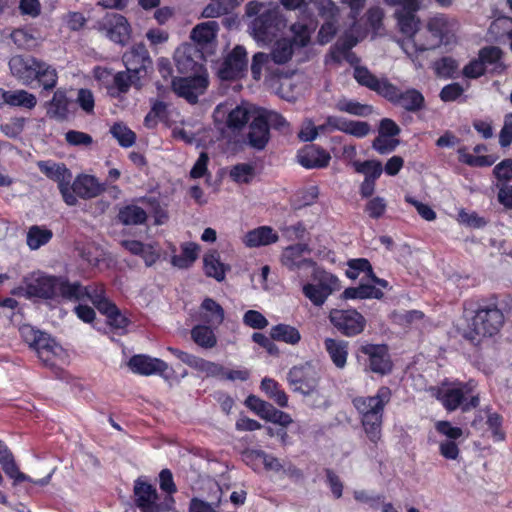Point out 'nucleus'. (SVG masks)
Here are the masks:
<instances>
[{
    "instance_id": "48",
    "label": "nucleus",
    "mask_w": 512,
    "mask_h": 512,
    "mask_svg": "<svg viewBox=\"0 0 512 512\" xmlns=\"http://www.w3.org/2000/svg\"><path fill=\"white\" fill-rule=\"evenodd\" d=\"M251 118V110L247 106H237L228 114L227 126L232 130H240Z\"/></svg>"
},
{
    "instance_id": "23",
    "label": "nucleus",
    "mask_w": 512,
    "mask_h": 512,
    "mask_svg": "<svg viewBox=\"0 0 512 512\" xmlns=\"http://www.w3.org/2000/svg\"><path fill=\"white\" fill-rule=\"evenodd\" d=\"M131 370L141 375L163 374L168 365L159 358H153L147 355H134L128 362Z\"/></svg>"
},
{
    "instance_id": "49",
    "label": "nucleus",
    "mask_w": 512,
    "mask_h": 512,
    "mask_svg": "<svg viewBox=\"0 0 512 512\" xmlns=\"http://www.w3.org/2000/svg\"><path fill=\"white\" fill-rule=\"evenodd\" d=\"M99 312L106 316L108 325L114 329H124L129 324L128 318L121 313L112 301L103 309H100Z\"/></svg>"
},
{
    "instance_id": "57",
    "label": "nucleus",
    "mask_w": 512,
    "mask_h": 512,
    "mask_svg": "<svg viewBox=\"0 0 512 512\" xmlns=\"http://www.w3.org/2000/svg\"><path fill=\"white\" fill-rule=\"evenodd\" d=\"M355 169L358 173L366 175L365 178L376 180L380 177L383 171L381 162L375 160H367L364 162H355Z\"/></svg>"
},
{
    "instance_id": "4",
    "label": "nucleus",
    "mask_w": 512,
    "mask_h": 512,
    "mask_svg": "<svg viewBox=\"0 0 512 512\" xmlns=\"http://www.w3.org/2000/svg\"><path fill=\"white\" fill-rule=\"evenodd\" d=\"M24 283H28V294L32 297L53 299L61 296L68 300V296L71 295L70 282L63 277L38 272L25 277Z\"/></svg>"
},
{
    "instance_id": "46",
    "label": "nucleus",
    "mask_w": 512,
    "mask_h": 512,
    "mask_svg": "<svg viewBox=\"0 0 512 512\" xmlns=\"http://www.w3.org/2000/svg\"><path fill=\"white\" fill-rule=\"evenodd\" d=\"M343 297L345 299H380L383 297V292L374 285L361 284L358 287L346 288L343 292Z\"/></svg>"
},
{
    "instance_id": "43",
    "label": "nucleus",
    "mask_w": 512,
    "mask_h": 512,
    "mask_svg": "<svg viewBox=\"0 0 512 512\" xmlns=\"http://www.w3.org/2000/svg\"><path fill=\"white\" fill-rule=\"evenodd\" d=\"M293 42L288 38H282L275 42L269 56L274 64H286L293 55Z\"/></svg>"
},
{
    "instance_id": "12",
    "label": "nucleus",
    "mask_w": 512,
    "mask_h": 512,
    "mask_svg": "<svg viewBox=\"0 0 512 512\" xmlns=\"http://www.w3.org/2000/svg\"><path fill=\"white\" fill-rule=\"evenodd\" d=\"M457 22L444 14H438L427 21V33L430 34V40L422 44L424 49H436L440 47L444 38L456 27Z\"/></svg>"
},
{
    "instance_id": "47",
    "label": "nucleus",
    "mask_w": 512,
    "mask_h": 512,
    "mask_svg": "<svg viewBox=\"0 0 512 512\" xmlns=\"http://www.w3.org/2000/svg\"><path fill=\"white\" fill-rule=\"evenodd\" d=\"M8 105L31 110L37 105V98L26 90H11L8 91Z\"/></svg>"
},
{
    "instance_id": "35",
    "label": "nucleus",
    "mask_w": 512,
    "mask_h": 512,
    "mask_svg": "<svg viewBox=\"0 0 512 512\" xmlns=\"http://www.w3.org/2000/svg\"><path fill=\"white\" fill-rule=\"evenodd\" d=\"M324 346L333 364L337 368L343 369L347 363L348 342L344 340L326 338L324 340Z\"/></svg>"
},
{
    "instance_id": "39",
    "label": "nucleus",
    "mask_w": 512,
    "mask_h": 512,
    "mask_svg": "<svg viewBox=\"0 0 512 512\" xmlns=\"http://www.w3.org/2000/svg\"><path fill=\"white\" fill-rule=\"evenodd\" d=\"M203 263L206 276L212 277L218 282H221L225 279V274L228 270V267L220 261V255L217 251H212L205 254Z\"/></svg>"
},
{
    "instance_id": "31",
    "label": "nucleus",
    "mask_w": 512,
    "mask_h": 512,
    "mask_svg": "<svg viewBox=\"0 0 512 512\" xmlns=\"http://www.w3.org/2000/svg\"><path fill=\"white\" fill-rule=\"evenodd\" d=\"M488 73L501 74L506 69L502 61L503 51L497 46H485L478 53Z\"/></svg>"
},
{
    "instance_id": "16",
    "label": "nucleus",
    "mask_w": 512,
    "mask_h": 512,
    "mask_svg": "<svg viewBox=\"0 0 512 512\" xmlns=\"http://www.w3.org/2000/svg\"><path fill=\"white\" fill-rule=\"evenodd\" d=\"M71 295L69 301H81L89 299L98 311L107 306L111 301L105 296V290L101 284L82 286L79 282H70Z\"/></svg>"
},
{
    "instance_id": "62",
    "label": "nucleus",
    "mask_w": 512,
    "mask_h": 512,
    "mask_svg": "<svg viewBox=\"0 0 512 512\" xmlns=\"http://www.w3.org/2000/svg\"><path fill=\"white\" fill-rule=\"evenodd\" d=\"M398 145L399 140L383 135H378L372 142V148L382 155L393 152Z\"/></svg>"
},
{
    "instance_id": "17",
    "label": "nucleus",
    "mask_w": 512,
    "mask_h": 512,
    "mask_svg": "<svg viewBox=\"0 0 512 512\" xmlns=\"http://www.w3.org/2000/svg\"><path fill=\"white\" fill-rule=\"evenodd\" d=\"M247 64L248 59L245 48L237 45L224 59L219 69V76L223 80L236 79L245 71Z\"/></svg>"
},
{
    "instance_id": "53",
    "label": "nucleus",
    "mask_w": 512,
    "mask_h": 512,
    "mask_svg": "<svg viewBox=\"0 0 512 512\" xmlns=\"http://www.w3.org/2000/svg\"><path fill=\"white\" fill-rule=\"evenodd\" d=\"M51 238L52 232L50 230L32 226L27 233V245L35 250L49 242Z\"/></svg>"
},
{
    "instance_id": "1",
    "label": "nucleus",
    "mask_w": 512,
    "mask_h": 512,
    "mask_svg": "<svg viewBox=\"0 0 512 512\" xmlns=\"http://www.w3.org/2000/svg\"><path fill=\"white\" fill-rule=\"evenodd\" d=\"M250 19L249 33L258 42L270 43L287 27V19L278 4L253 0L245 5Z\"/></svg>"
},
{
    "instance_id": "42",
    "label": "nucleus",
    "mask_w": 512,
    "mask_h": 512,
    "mask_svg": "<svg viewBox=\"0 0 512 512\" xmlns=\"http://www.w3.org/2000/svg\"><path fill=\"white\" fill-rule=\"evenodd\" d=\"M243 0H211L201 13L204 18H217L230 12Z\"/></svg>"
},
{
    "instance_id": "34",
    "label": "nucleus",
    "mask_w": 512,
    "mask_h": 512,
    "mask_svg": "<svg viewBox=\"0 0 512 512\" xmlns=\"http://www.w3.org/2000/svg\"><path fill=\"white\" fill-rule=\"evenodd\" d=\"M224 309L212 298H205L200 306L201 320L211 327H218L224 321Z\"/></svg>"
},
{
    "instance_id": "45",
    "label": "nucleus",
    "mask_w": 512,
    "mask_h": 512,
    "mask_svg": "<svg viewBox=\"0 0 512 512\" xmlns=\"http://www.w3.org/2000/svg\"><path fill=\"white\" fill-rule=\"evenodd\" d=\"M335 108L340 112H345L359 117H366L373 113V107L371 105L362 104L358 101L346 98L339 99Z\"/></svg>"
},
{
    "instance_id": "50",
    "label": "nucleus",
    "mask_w": 512,
    "mask_h": 512,
    "mask_svg": "<svg viewBox=\"0 0 512 512\" xmlns=\"http://www.w3.org/2000/svg\"><path fill=\"white\" fill-rule=\"evenodd\" d=\"M458 155L460 162L472 167H489L493 165L497 160V157L493 155L473 156L468 152L467 148L465 147H461L458 149Z\"/></svg>"
},
{
    "instance_id": "30",
    "label": "nucleus",
    "mask_w": 512,
    "mask_h": 512,
    "mask_svg": "<svg viewBox=\"0 0 512 512\" xmlns=\"http://www.w3.org/2000/svg\"><path fill=\"white\" fill-rule=\"evenodd\" d=\"M269 138L270 132L265 120L259 115L253 117L248 133L249 145L257 150H262L266 147Z\"/></svg>"
},
{
    "instance_id": "6",
    "label": "nucleus",
    "mask_w": 512,
    "mask_h": 512,
    "mask_svg": "<svg viewBox=\"0 0 512 512\" xmlns=\"http://www.w3.org/2000/svg\"><path fill=\"white\" fill-rule=\"evenodd\" d=\"M37 165L43 174L57 183L63 201L68 206H76L78 200L74 197L70 189L72 173L66 165L64 163H53L49 161H39Z\"/></svg>"
},
{
    "instance_id": "60",
    "label": "nucleus",
    "mask_w": 512,
    "mask_h": 512,
    "mask_svg": "<svg viewBox=\"0 0 512 512\" xmlns=\"http://www.w3.org/2000/svg\"><path fill=\"white\" fill-rule=\"evenodd\" d=\"M371 132V126L365 121H353L346 119L343 133L357 138H363Z\"/></svg>"
},
{
    "instance_id": "52",
    "label": "nucleus",
    "mask_w": 512,
    "mask_h": 512,
    "mask_svg": "<svg viewBox=\"0 0 512 512\" xmlns=\"http://www.w3.org/2000/svg\"><path fill=\"white\" fill-rule=\"evenodd\" d=\"M229 176L236 183L249 184L255 177V167L249 163L236 164L231 168Z\"/></svg>"
},
{
    "instance_id": "56",
    "label": "nucleus",
    "mask_w": 512,
    "mask_h": 512,
    "mask_svg": "<svg viewBox=\"0 0 512 512\" xmlns=\"http://www.w3.org/2000/svg\"><path fill=\"white\" fill-rule=\"evenodd\" d=\"M64 137L66 143L73 147L88 148L94 143L90 134L78 130H68Z\"/></svg>"
},
{
    "instance_id": "3",
    "label": "nucleus",
    "mask_w": 512,
    "mask_h": 512,
    "mask_svg": "<svg viewBox=\"0 0 512 512\" xmlns=\"http://www.w3.org/2000/svg\"><path fill=\"white\" fill-rule=\"evenodd\" d=\"M504 324L503 312L495 305L479 308L472 319L468 331L464 337L477 345L482 338L491 337L498 333Z\"/></svg>"
},
{
    "instance_id": "37",
    "label": "nucleus",
    "mask_w": 512,
    "mask_h": 512,
    "mask_svg": "<svg viewBox=\"0 0 512 512\" xmlns=\"http://www.w3.org/2000/svg\"><path fill=\"white\" fill-rule=\"evenodd\" d=\"M219 24L211 20L196 25L191 31V39L198 44L205 45L215 40Z\"/></svg>"
},
{
    "instance_id": "5",
    "label": "nucleus",
    "mask_w": 512,
    "mask_h": 512,
    "mask_svg": "<svg viewBox=\"0 0 512 512\" xmlns=\"http://www.w3.org/2000/svg\"><path fill=\"white\" fill-rule=\"evenodd\" d=\"M321 374L311 362L293 366L287 373V382L293 392L309 396L318 393Z\"/></svg>"
},
{
    "instance_id": "55",
    "label": "nucleus",
    "mask_w": 512,
    "mask_h": 512,
    "mask_svg": "<svg viewBox=\"0 0 512 512\" xmlns=\"http://www.w3.org/2000/svg\"><path fill=\"white\" fill-rule=\"evenodd\" d=\"M271 63H273L269 54L264 52H258L254 54L251 63V74L253 79L260 80L262 76V70H270Z\"/></svg>"
},
{
    "instance_id": "36",
    "label": "nucleus",
    "mask_w": 512,
    "mask_h": 512,
    "mask_svg": "<svg viewBox=\"0 0 512 512\" xmlns=\"http://www.w3.org/2000/svg\"><path fill=\"white\" fill-rule=\"evenodd\" d=\"M134 73L125 71L117 72L113 75V86L111 87V95L119 96L120 94H126L130 87L133 86L136 89L141 88V79L136 78Z\"/></svg>"
},
{
    "instance_id": "19",
    "label": "nucleus",
    "mask_w": 512,
    "mask_h": 512,
    "mask_svg": "<svg viewBox=\"0 0 512 512\" xmlns=\"http://www.w3.org/2000/svg\"><path fill=\"white\" fill-rule=\"evenodd\" d=\"M135 504L141 512H160V505L157 503L158 494L156 488L151 484L141 481H135L134 485Z\"/></svg>"
},
{
    "instance_id": "21",
    "label": "nucleus",
    "mask_w": 512,
    "mask_h": 512,
    "mask_svg": "<svg viewBox=\"0 0 512 512\" xmlns=\"http://www.w3.org/2000/svg\"><path fill=\"white\" fill-rule=\"evenodd\" d=\"M331 156L323 148L316 145H307L297 154L298 162L307 169L327 167Z\"/></svg>"
},
{
    "instance_id": "54",
    "label": "nucleus",
    "mask_w": 512,
    "mask_h": 512,
    "mask_svg": "<svg viewBox=\"0 0 512 512\" xmlns=\"http://www.w3.org/2000/svg\"><path fill=\"white\" fill-rule=\"evenodd\" d=\"M110 133L122 147H131L136 141V134L123 123H115Z\"/></svg>"
},
{
    "instance_id": "27",
    "label": "nucleus",
    "mask_w": 512,
    "mask_h": 512,
    "mask_svg": "<svg viewBox=\"0 0 512 512\" xmlns=\"http://www.w3.org/2000/svg\"><path fill=\"white\" fill-rule=\"evenodd\" d=\"M199 51L192 45H182L174 53L176 68L181 74L197 72L199 64L195 59Z\"/></svg>"
},
{
    "instance_id": "14",
    "label": "nucleus",
    "mask_w": 512,
    "mask_h": 512,
    "mask_svg": "<svg viewBox=\"0 0 512 512\" xmlns=\"http://www.w3.org/2000/svg\"><path fill=\"white\" fill-rule=\"evenodd\" d=\"M207 87L208 79L202 75L176 78L172 81L173 91L191 104L198 102V97L204 94Z\"/></svg>"
},
{
    "instance_id": "20",
    "label": "nucleus",
    "mask_w": 512,
    "mask_h": 512,
    "mask_svg": "<svg viewBox=\"0 0 512 512\" xmlns=\"http://www.w3.org/2000/svg\"><path fill=\"white\" fill-rule=\"evenodd\" d=\"M70 189L74 197L81 199H92L99 196L105 187L92 175L79 174L70 182Z\"/></svg>"
},
{
    "instance_id": "38",
    "label": "nucleus",
    "mask_w": 512,
    "mask_h": 512,
    "mask_svg": "<svg viewBox=\"0 0 512 512\" xmlns=\"http://www.w3.org/2000/svg\"><path fill=\"white\" fill-rule=\"evenodd\" d=\"M118 220L120 223L126 226L141 225L147 220L146 211L134 204L123 206L119 209Z\"/></svg>"
},
{
    "instance_id": "8",
    "label": "nucleus",
    "mask_w": 512,
    "mask_h": 512,
    "mask_svg": "<svg viewBox=\"0 0 512 512\" xmlns=\"http://www.w3.org/2000/svg\"><path fill=\"white\" fill-rule=\"evenodd\" d=\"M421 0H404L402 5L395 10L394 17L397 26L406 37H415L420 27V18L417 12L420 9Z\"/></svg>"
},
{
    "instance_id": "41",
    "label": "nucleus",
    "mask_w": 512,
    "mask_h": 512,
    "mask_svg": "<svg viewBox=\"0 0 512 512\" xmlns=\"http://www.w3.org/2000/svg\"><path fill=\"white\" fill-rule=\"evenodd\" d=\"M199 245L193 242L184 243L182 245V253L174 255L171 258L173 266L186 269L189 268L198 258Z\"/></svg>"
},
{
    "instance_id": "61",
    "label": "nucleus",
    "mask_w": 512,
    "mask_h": 512,
    "mask_svg": "<svg viewBox=\"0 0 512 512\" xmlns=\"http://www.w3.org/2000/svg\"><path fill=\"white\" fill-rule=\"evenodd\" d=\"M399 44L405 54L411 59H414L418 53L429 50L421 47L422 44H425V41H422V39L418 38L415 39L414 37H406V39L399 41Z\"/></svg>"
},
{
    "instance_id": "10",
    "label": "nucleus",
    "mask_w": 512,
    "mask_h": 512,
    "mask_svg": "<svg viewBox=\"0 0 512 512\" xmlns=\"http://www.w3.org/2000/svg\"><path fill=\"white\" fill-rule=\"evenodd\" d=\"M126 69L134 73L136 78H145L152 69V59L143 43L133 45L122 56Z\"/></svg>"
},
{
    "instance_id": "64",
    "label": "nucleus",
    "mask_w": 512,
    "mask_h": 512,
    "mask_svg": "<svg viewBox=\"0 0 512 512\" xmlns=\"http://www.w3.org/2000/svg\"><path fill=\"white\" fill-rule=\"evenodd\" d=\"M258 115L265 120L266 125L269 129L270 127H272L277 130H283L288 126V123L285 120V118L275 111L263 110L259 112Z\"/></svg>"
},
{
    "instance_id": "32",
    "label": "nucleus",
    "mask_w": 512,
    "mask_h": 512,
    "mask_svg": "<svg viewBox=\"0 0 512 512\" xmlns=\"http://www.w3.org/2000/svg\"><path fill=\"white\" fill-rule=\"evenodd\" d=\"M69 99L66 92L58 89L54 92L52 99L47 103V116L57 121H65L69 116Z\"/></svg>"
},
{
    "instance_id": "18",
    "label": "nucleus",
    "mask_w": 512,
    "mask_h": 512,
    "mask_svg": "<svg viewBox=\"0 0 512 512\" xmlns=\"http://www.w3.org/2000/svg\"><path fill=\"white\" fill-rule=\"evenodd\" d=\"M338 288V279L332 274H325L318 284H306L303 286V294L315 306H322L327 298Z\"/></svg>"
},
{
    "instance_id": "26",
    "label": "nucleus",
    "mask_w": 512,
    "mask_h": 512,
    "mask_svg": "<svg viewBox=\"0 0 512 512\" xmlns=\"http://www.w3.org/2000/svg\"><path fill=\"white\" fill-rule=\"evenodd\" d=\"M312 16L311 12L306 15H300V20L290 26L289 30L292 33V39L290 40L293 42V45L305 47L310 43L311 34L315 30Z\"/></svg>"
},
{
    "instance_id": "22",
    "label": "nucleus",
    "mask_w": 512,
    "mask_h": 512,
    "mask_svg": "<svg viewBox=\"0 0 512 512\" xmlns=\"http://www.w3.org/2000/svg\"><path fill=\"white\" fill-rule=\"evenodd\" d=\"M355 80L381 97H385L391 82L387 78H378L365 66H356L353 72Z\"/></svg>"
},
{
    "instance_id": "40",
    "label": "nucleus",
    "mask_w": 512,
    "mask_h": 512,
    "mask_svg": "<svg viewBox=\"0 0 512 512\" xmlns=\"http://www.w3.org/2000/svg\"><path fill=\"white\" fill-rule=\"evenodd\" d=\"M270 336L275 341L296 345L301 340L299 330L288 324H277L270 330Z\"/></svg>"
},
{
    "instance_id": "58",
    "label": "nucleus",
    "mask_w": 512,
    "mask_h": 512,
    "mask_svg": "<svg viewBox=\"0 0 512 512\" xmlns=\"http://www.w3.org/2000/svg\"><path fill=\"white\" fill-rule=\"evenodd\" d=\"M57 79L56 70L41 62V69H39L36 80L43 86V89L52 90L57 84Z\"/></svg>"
},
{
    "instance_id": "28",
    "label": "nucleus",
    "mask_w": 512,
    "mask_h": 512,
    "mask_svg": "<svg viewBox=\"0 0 512 512\" xmlns=\"http://www.w3.org/2000/svg\"><path fill=\"white\" fill-rule=\"evenodd\" d=\"M310 250L306 244H295L284 249L281 262L290 270L299 269L303 266L311 265L313 262L310 259L304 257L305 253H309Z\"/></svg>"
},
{
    "instance_id": "24",
    "label": "nucleus",
    "mask_w": 512,
    "mask_h": 512,
    "mask_svg": "<svg viewBox=\"0 0 512 512\" xmlns=\"http://www.w3.org/2000/svg\"><path fill=\"white\" fill-rule=\"evenodd\" d=\"M473 386L471 382L447 389H439L436 397L441 401L442 405L448 411L456 410L464 400L465 395L472 392Z\"/></svg>"
},
{
    "instance_id": "25",
    "label": "nucleus",
    "mask_w": 512,
    "mask_h": 512,
    "mask_svg": "<svg viewBox=\"0 0 512 512\" xmlns=\"http://www.w3.org/2000/svg\"><path fill=\"white\" fill-rule=\"evenodd\" d=\"M0 464L4 473L11 479H13V485L16 486L21 482H32L34 484H38L40 486H45L50 482L51 474L46 476L43 479L34 481L28 475L21 472L19 467L15 461L14 455L11 451L5 453V456L0 459Z\"/></svg>"
},
{
    "instance_id": "2",
    "label": "nucleus",
    "mask_w": 512,
    "mask_h": 512,
    "mask_svg": "<svg viewBox=\"0 0 512 512\" xmlns=\"http://www.w3.org/2000/svg\"><path fill=\"white\" fill-rule=\"evenodd\" d=\"M391 395L390 388L382 386L374 396H359L352 400L353 406L360 415L366 436L375 444L382 436L384 408L390 402Z\"/></svg>"
},
{
    "instance_id": "11",
    "label": "nucleus",
    "mask_w": 512,
    "mask_h": 512,
    "mask_svg": "<svg viewBox=\"0 0 512 512\" xmlns=\"http://www.w3.org/2000/svg\"><path fill=\"white\" fill-rule=\"evenodd\" d=\"M385 99L394 105L402 107L408 112H418L425 107V98L417 89L410 88L401 91L396 85L391 83Z\"/></svg>"
},
{
    "instance_id": "9",
    "label": "nucleus",
    "mask_w": 512,
    "mask_h": 512,
    "mask_svg": "<svg viewBox=\"0 0 512 512\" xmlns=\"http://www.w3.org/2000/svg\"><path fill=\"white\" fill-rule=\"evenodd\" d=\"M359 351L367 356V367L369 371L378 375H387L392 371L388 347L384 344H364Z\"/></svg>"
},
{
    "instance_id": "51",
    "label": "nucleus",
    "mask_w": 512,
    "mask_h": 512,
    "mask_svg": "<svg viewBox=\"0 0 512 512\" xmlns=\"http://www.w3.org/2000/svg\"><path fill=\"white\" fill-rule=\"evenodd\" d=\"M190 367L196 369L199 372L204 373L207 377H224V367L220 364L207 361L203 358L194 356Z\"/></svg>"
},
{
    "instance_id": "59",
    "label": "nucleus",
    "mask_w": 512,
    "mask_h": 512,
    "mask_svg": "<svg viewBox=\"0 0 512 512\" xmlns=\"http://www.w3.org/2000/svg\"><path fill=\"white\" fill-rule=\"evenodd\" d=\"M387 209V202L382 197H374L367 201L364 211L372 219H379L383 217Z\"/></svg>"
},
{
    "instance_id": "15",
    "label": "nucleus",
    "mask_w": 512,
    "mask_h": 512,
    "mask_svg": "<svg viewBox=\"0 0 512 512\" xmlns=\"http://www.w3.org/2000/svg\"><path fill=\"white\" fill-rule=\"evenodd\" d=\"M11 74L23 85H31L37 78L41 62L31 56H13L9 60Z\"/></svg>"
},
{
    "instance_id": "13",
    "label": "nucleus",
    "mask_w": 512,
    "mask_h": 512,
    "mask_svg": "<svg viewBox=\"0 0 512 512\" xmlns=\"http://www.w3.org/2000/svg\"><path fill=\"white\" fill-rule=\"evenodd\" d=\"M100 30L105 31L110 40L121 45H126L131 37L128 20L117 13H107L100 22Z\"/></svg>"
},
{
    "instance_id": "29",
    "label": "nucleus",
    "mask_w": 512,
    "mask_h": 512,
    "mask_svg": "<svg viewBox=\"0 0 512 512\" xmlns=\"http://www.w3.org/2000/svg\"><path fill=\"white\" fill-rule=\"evenodd\" d=\"M39 359L46 366H54V358L62 352L61 346L50 337L49 334L42 332L37 343L33 347Z\"/></svg>"
},
{
    "instance_id": "33",
    "label": "nucleus",
    "mask_w": 512,
    "mask_h": 512,
    "mask_svg": "<svg viewBox=\"0 0 512 512\" xmlns=\"http://www.w3.org/2000/svg\"><path fill=\"white\" fill-rule=\"evenodd\" d=\"M278 234L269 226H261L246 233L244 243L247 247L266 246L277 242Z\"/></svg>"
},
{
    "instance_id": "44",
    "label": "nucleus",
    "mask_w": 512,
    "mask_h": 512,
    "mask_svg": "<svg viewBox=\"0 0 512 512\" xmlns=\"http://www.w3.org/2000/svg\"><path fill=\"white\" fill-rule=\"evenodd\" d=\"M192 340L204 349H211L216 346L217 338L209 325H196L191 330Z\"/></svg>"
},
{
    "instance_id": "63",
    "label": "nucleus",
    "mask_w": 512,
    "mask_h": 512,
    "mask_svg": "<svg viewBox=\"0 0 512 512\" xmlns=\"http://www.w3.org/2000/svg\"><path fill=\"white\" fill-rule=\"evenodd\" d=\"M458 222L470 228H482L486 225V220L480 217L476 212H467L461 209L458 213Z\"/></svg>"
},
{
    "instance_id": "7",
    "label": "nucleus",
    "mask_w": 512,
    "mask_h": 512,
    "mask_svg": "<svg viewBox=\"0 0 512 512\" xmlns=\"http://www.w3.org/2000/svg\"><path fill=\"white\" fill-rule=\"evenodd\" d=\"M329 320L341 334L347 337L359 335L366 327V319L355 309H332Z\"/></svg>"
}]
</instances>
